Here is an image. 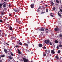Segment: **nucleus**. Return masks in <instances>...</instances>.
I'll list each match as a JSON object with an SVG mask.
<instances>
[{
	"instance_id": "46",
	"label": "nucleus",
	"mask_w": 62,
	"mask_h": 62,
	"mask_svg": "<svg viewBox=\"0 0 62 62\" xmlns=\"http://www.w3.org/2000/svg\"><path fill=\"white\" fill-rule=\"evenodd\" d=\"M9 16H11V14H10V13L9 14Z\"/></svg>"
},
{
	"instance_id": "43",
	"label": "nucleus",
	"mask_w": 62,
	"mask_h": 62,
	"mask_svg": "<svg viewBox=\"0 0 62 62\" xmlns=\"http://www.w3.org/2000/svg\"><path fill=\"white\" fill-rule=\"evenodd\" d=\"M2 20H0V22H2Z\"/></svg>"
},
{
	"instance_id": "11",
	"label": "nucleus",
	"mask_w": 62,
	"mask_h": 62,
	"mask_svg": "<svg viewBox=\"0 0 62 62\" xmlns=\"http://www.w3.org/2000/svg\"><path fill=\"white\" fill-rule=\"evenodd\" d=\"M40 30L42 31H44V29L42 28L40 29Z\"/></svg>"
},
{
	"instance_id": "5",
	"label": "nucleus",
	"mask_w": 62,
	"mask_h": 62,
	"mask_svg": "<svg viewBox=\"0 0 62 62\" xmlns=\"http://www.w3.org/2000/svg\"><path fill=\"white\" fill-rule=\"evenodd\" d=\"M39 47H42V45L41 44H39Z\"/></svg>"
},
{
	"instance_id": "37",
	"label": "nucleus",
	"mask_w": 62,
	"mask_h": 62,
	"mask_svg": "<svg viewBox=\"0 0 62 62\" xmlns=\"http://www.w3.org/2000/svg\"><path fill=\"white\" fill-rule=\"evenodd\" d=\"M16 48H17V47H18V46H16Z\"/></svg>"
},
{
	"instance_id": "8",
	"label": "nucleus",
	"mask_w": 62,
	"mask_h": 62,
	"mask_svg": "<svg viewBox=\"0 0 62 62\" xmlns=\"http://www.w3.org/2000/svg\"><path fill=\"white\" fill-rule=\"evenodd\" d=\"M13 10L15 12H18V10H16V9H14Z\"/></svg>"
},
{
	"instance_id": "22",
	"label": "nucleus",
	"mask_w": 62,
	"mask_h": 62,
	"mask_svg": "<svg viewBox=\"0 0 62 62\" xmlns=\"http://www.w3.org/2000/svg\"><path fill=\"white\" fill-rule=\"evenodd\" d=\"M3 6L4 8L6 7V4H4V5H3Z\"/></svg>"
},
{
	"instance_id": "27",
	"label": "nucleus",
	"mask_w": 62,
	"mask_h": 62,
	"mask_svg": "<svg viewBox=\"0 0 62 62\" xmlns=\"http://www.w3.org/2000/svg\"><path fill=\"white\" fill-rule=\"evenodd\" d=\"M56 2L57 3H59V1L58 0H56Z\"/></svg>"
},
{
	"instance_id": "57",
	"label": "nucleus",
	"mask_w": 62,
	"mask_h": 62,
	"mask_svg": "<svg viewBox=\"0 0 62 62\" xmlns=\"http://www.w3.org/2000/svg\"><path fill=\"white\" fill-rule=\"evenodd\" d=\"M49 53H50V51L49 50Z\"/></svg>"
},
{
	"instance_id": "56",
	"label": "nucleus",
	"mask_w": 62,
	"mask_h": 62,
	"mask_svg": "<svg viewBox=\"0 0 62 62\" xmlns=\"http://www.w3.org/2000/svg\"><path fill=\"white\" fill-rule=\"evenodd\" d=\"M31 54H33V53L32 52V53H31Z\"/></svg>"
},
{
	"instance_id": "60",
	"label": "nucleus",
	"mask_w": 62,
	"mask_h": 62,
	"mask_svg": "<svg viewBox=\"0 0 62 62\" xmlns=\"http://www.w3.org/2000/svg\"><path fill=\"white\" fill-rule=\"evenodd\" d=\"M50 14H52V13H50Z\"/></svg>"
},
{
	"instance_id": "53",
	"label": "nucleus",
	"mask_w": 62,
	"mask_h": 62,
	"mask_svg": "<svg viewBox=\"0 0 62 62\" xmlns=\"http://www.w3.org/2000/svg\"><path fill=\"white\" fill-rule=\"evenodd\" d=\"M1 30H0V32H1Z\"/></svg>"
},
{
	"instance_id": "39",
	"label": "nucleus",
	"mask_w": 62,
	"mask_h": 62,
	"mask_svg": "<svg viewBox=\"0 0 62 62\" xmlns=\"http://www.w3.org/2000/svg\"><path fill=\"white\" fill-rule=\"evenodd\" d=\"M10 30H12V27H11L10 28Z\"/></svg>"
},
{
	"instance_id": "10",
	"label": "nucleus",
	"mask_w": 62,
	"mask_h": 62,
	"mask_svg": "<svg viewBox=\"0 0 62 62\" xmlns=\"http://www.w3.org/2000/svg\"><path fill=\"white\" fill-rule=\"evenodd\" d=\"M58 14L59 16L61 17V15L60 14V13H59V12L58 13Z\"/></svg>"
},
{
	"instance_id": "42",
	"label": "nucleus",
	"mask_w": 62,
	"mask_h": 62,
	"mask_svg": "<svg viewBox=\"0 0 62 62\" xmlns=\"http://www.w3.org/2000/svg\"><path fill=\"white\" fill-rule=\"evenodd\" d=\"M61 43V42H59V43H60V44H61V43Z\"/></svg>"
},
{
	"instance_id": "35",
	"label": "nucleus",
	"mask_w": 62,
	"mask_h": 62,
	"mask_svg": "<svg viewBox=\"0 0 62 62\" xmlns=\"http://www.w3.org/2000/svg\"><path fill=\"white\" fill-rule=\"evenodd\" d=\"M60 37H62V35L60 34Z\"/></svg>"
},
{
	"instance_id": "32",
	"label": "nucleus",
	"mask_w": 62,
	"mask_h": 62,
	"mask_svg": "<svg viewBox=\"0 0 62 62\" xmlns=\"http://www.w3.org/2000/svg\"><path fill=\"white\" fill-rule=\"evenodd\" d=\"M58 53H59L60 52V50H59L58 51Z\"/></svg>"
},
{
	"instance_id": "44",
	"label": "nucleus",
	"mask_w": 62,
	"mask_h": 62,
	"mask_svg": "<svg viewBox=\"0 0 62 62\" xmlns=\"http://www.w3.org/2000/svg\"><path fill=\"white\" fill-rule=\"evenodd\" d=\"M44 49H45V48H46V47L45 46H44Z\"/></svg>"
},
{
	"instance_id": "24",
	"label": "nucleus",
	"mask_w": 62,
	"mask_h": 62,
	"mask_svg": "<svg viewBox=\"0 0 62 62\" xmlns=\"http://www.w3.org/2000/svg\"><path fill=\"white\" fill-rule=\"evenodd\" d=\"M9 58L10 59H12V57H11V56H9Z\"/></svg>"
},
{
	"instance_id": "58",
	"label": "nucleus",
	"mask_w": 62,
	"mask_h": 62,
	"mask_svg": "<svg viewBox=\"0 0 62 62\" xmlns=\"http://www.w3.org/2000/svg\"><path fill=\"white\" fill-rule=\"evenodd\" d=\"M31 62H33V61H31Z\"/></svg>"
},
{
	"instance_id": "3",
	"label": "nucleus",
	"mask_w": 62,
	"mask_h": 62,
	"mask_svg": "<svg viewBox=\"0 0 62 62\" xmlns=\"http://www.w3.org/2000/svg\"><path fill=\"white\" fill-rule=\"evenodd\" d=\"M54 30L55 31H58V30H59V28H55L54 29Z\"/></svg>"
},
{
	"instance_id": "2",
	"label": "nucleus",
	"mask_w": 62,
	"mask_h": 62,
	"mask_svg": "<svg viewBox=\"0 0 62 62\" xmlns=\"http://www.w3.org/2000/svg\"><path fill=\"white\" fill-rule=\"evenodd\" d=\"M44 42L45 43H46V44H48L50 42V41H49V40H46Z\"/></svg>"
},
{
	"instance_id": "48",
	"label": "nucleus",
	"mask_w": 62,
	"mask_h": 62,
	"mask_svg": "<svg viewBox=\"0 0 62 62\" xmlns=\"http://www.w3.org/2000/svg\"><path fill=\"white\" fill-rule=\"evenodd\" d=\"M5 37H6V36H7V34H5Z\"/></svg>"
},
{
	"instance_id": "30",
	"label": "nucleus",
	"mask_w": 62,
	"mask_h": 62,
	"mask_svg": "<svg viewBox=\"0 0 62 62\" xmlns=\"http://www.w3.org/2000/svg\"><path fill=\"white\" fill-rule=\"evenodd\" d=\"M10 54H11L12 56H13V54L12 53V52H11Z\"/></svg>"
},
{
	"instance_id": "17",
	"label": "nucleus",
	"mask_w": 62,
	"mask_h": 62,
	"mask_svg": "<svg viewBox=\"0 0 62 62\" xmlns=\"http://www.w3.org/2000/svg\"><path fill=\"white\" fill-rule=\"evenodd\" d=\"M59 46L60 48H62V45H59Z\"/></svg>"
},
{
	"instance_id": "6",
	"label": "nucleus",
	"mask_w": 62,
	"mask_h": 62,
	"mask_svg": "<svg viewBox=\"0 0 62 62\" xmlns=\"http://www.w3.org/2000/svg\"><path fill=\"white\" fill-rule=\"evenodd\" d=\"M34 5L33 4H32L31 5V8H34Z\"/></svg>"
},
{
	"instance_id": "31",
	"label": "nucleus",
	"mask_w": 62,
	"mask_h": 62,
	"mask_svg": "<svg viewBox=\"0 0 62 62\" xmlns=\"http://www.w3.org/2000/svg\"><path fill=\"white\" fill-rule=\"evenodd\" d=\"M56 58H57V59H58V57L57 56H56Z\"/></svg>"
},
{
	"instance_id": "1",
	"label": "nucleus",
	"mask_w": 62,
	"mask_h": 62,
	"mask_svg": "<svg viewBox=\"0 0 62 62\" xmlns=\"http://www.w3.org/2000/svg\"><path fill=\"white\" fill-rule=\"evenodd\" d=\"M23 60H24V62H29V60L28 59H26L25 58H23Z\"/></svg>"
},
{
	"instance_id": "25",
	"label": "nucleus",
	"mask_w": 62,
	"mask_h": 62,
	"mask_svg": "<svg viewBox=\"0 0 62 62\" xmlns=\"http://www.w3.org/2000/svg\"><path fill=\"white\" fill-rule=\"evenodd\" d=\"M1 14L2 15H4V12H1Z\"/></svg>"
},
{
	"instance_id": "28",
	"label": "nucleus",
	"mask_w": 62,
	"mask_h": 62,
	"mask_svg": "<svg viewBox=\"0 0 62 62\" xmlns=\"http://www.w3.org/2000/svg\"><path fill=\"white\" fill-rule=\"evenodd\" d=\"M46 12H48V9H46Z\"/></svg>"
},
{
	"instance_id": "18",
	"label": "nucleus",
	"mask_w": 62,
	"mask_h": 62,
	"mask_svg": "<svg viewBox=\"0 0 62 62\" xmlns=\"http://www.w3.org/2000/svg\"><path fill=\"white\" fill-rule=\"evenodd\" d=\"M3 4H2V3H1L0 4V7H2V6H3Z\"/></svg>"
},
{
	"instance_id": "29",
	"label": "nucleus",
	"mask_w": 62,
	"mask_h": 62,
	"mask_svg": "<svg viewBox=\"0 0 62 62\" xmlns=\"http://www.w3.org/2000/svg\"><path fill=\"white\" fill-rule=\"evenodd\" d=\"M59 46H58L57 47V49H58H58H59Z\"/></svg>"
},
{
	"instance_id": "33",
	"label": "nucleus",
	"mask_w": 62,
	"mask_h": 62,
	"mask_svg": "<svg viewBox=\"0 0 62 62\" xmlns=\"http://www.w3.org/2000/svg\"><path fill=\"white\" fill-rule=\"evenodd\" d=\"M6 44L7 45H9V44H7V43H6Z\"/></svg>"
},
{
	"instance_id": "23",
	"label": "nucleus",
	"mask_w": 62,
	"mask_h": 62,
	"mask_svg": "<svg viewBox=\"0 0 62 62\" xmlns=\"http://www.w3.org/2000/svg\"><path fill=\"white\" fill-rule=\"evenodd\" d=\"M55 8H55V7H54V8L53 9V10H54H54H55Z\"/></svg>"
},
{
	"instance_id": "51",
	"label": "nucleus",
	"mask_w": 62,
	"mask_h": 62,
	"mask_svg": "<svg viewBox=\"0 0 62 62\" xmlns=\"http://www.w3.org/2000/svg\"><path fill=\"white\" fill-rule=\"evenodd\" d=\"M20 54H22V53L21 52H20Z\"/></svg>"
},
{
	"instance_id": "62",
	"label": "nucleus",
	"mask_w": 62,
	"mask_h": 62,
	"mask_svg": "<svg viewBox=\"0 0 62 62\" xmlns=\"http://www.w3.org/2000/svg\"><path fill=\"white\" fill-rule=\"evenodd\" d=\"M28 52H29V50H28Z\"/></svg>"
},
{
	"instance_id": "19",
	"label": "nucleus",
	"mask_w": 62,
	"mask_h": 62,
	"mask_svg": "<svg viewBox=\"0 0 62 62\" xmlns=\"http://www.w3.org/2000/svg\"><path fill=\"white\" fill-rule=\"evenodd\" d=\"M55 42L56 43H58V41L57 40H56L55 41Z\"/></svg>"
},
{
	"instance_id": "45",
	"label": "nucleus",
	"mask_w": 62,
	"mask_h": 62,
	"mask_svg": "<svg viewBox=\"0 0 62 62\" xmlns=\"http://www.w3.org/2000/svg\"><path fill=\"white\" fill-rule=\"evenodd\" d=\"M45 6H46V7H48V5H45Z\"/></svg>"
},
{
	"instance_id": "16",
	"label": "nucleus",
	"mask_w": 62,
	"mask_h": 62,
	"mask_svg": "<svg viewBox=\"0 0 62 62\" xmlns=\"http://www.w3.org/2000/svg\"><path fill=\"white\" fill-rule=\"evenodd\" d=\"M51 4L52 5V6H54V3L52 2H51Z\"/></svg>"
},
{
	"instance_id": "7",
	"label": "nucleus",
	"mask_w": 62,
	"mask_h": 62,
	"mask_svg": "<svg viewBox=\"0 0 62 62\" xmlns=\"http://www.w3.org/2000/svg\"><path fill=\"white\" fill-rule=\"evenodd\" d=\"M40 8H41L40 7L38 9L37 12H39V11H40Z\"/></svg>"
},
{
	"instance_id": "40",
	"label": "nucleus",
	"mask_w": 62,
	"mask_h": 62,
	"mask_svg": "<svg viewBox=\"0 0 62 62\" xmlns=\"http://www.w3.org/2000/svg\"><path fill=\"white\" fill-rule=\"evenodd\" d=\"M48 30V29H45V30Z\"/></svg>"
},
{
	"instance_id": "50",
	"label": "nucleus",
	"mask_w": 62,
	"mask_h": 62,
	"mask_svg": "<svg viewBox=\"0 0 62 62\" xmlns=\"http://www.w3.org/2000/svg\"><path fill=\"white\" fill-rule=\"evenodd\" d=\"M20 52H20V51H19V52H18V53H19V54H20Z\"/></svg>"
},
{
	"instance_id": "64",
	"label": "nucleus",
	"mask_w": 62,
	"mask_h": 62,
	"mask_svg": "<svg viewBox=\"0 0 62 62\" xmlns=\"http://www.w3.org/2000/svg\"><path fill=\"white\" fill-rule=\"evenodd\" d=\"M33 47H34V45H33Z\"/></svg>"
},
{
	"instance_id": "38",
	"label": "nucleus",
	"mask_w": 62,
	"mask_h": 62,
	"mask_svg": "<svg viewBox=\"0 0 62 62\" xmlns=\"http://www.w3.org/2000/svg\"><path fill=\"white\" fill-rule=\"evenodd\" d=\"M51 16L52 17H54V16H53V15H51Z\"/></svg>"
},
{
	"instance_id": "15",
	"label": "nucleus",
	"mask_w": 62,
	"mask_h": 62,
	"mask_svg": "<svg viewBox=\"0 0 62 62\" xmlns=\"http://www.w3.org/2000/svg\"><path fill=\"white\" fill-rule=\"evenodd\" d=\"M4 52H5V53H7L8 52L7 51V50L5 49H4Z\"/></svg>"
},
{
	"instance_id": "36",
	"label": "nucleus",
	"mask_w": 62,
	"mask_h": 62,
	"mask_svg": "<svg viewBox=\"0 0 62 62\" xmlns=\"http://www.w3.org/2000/svg\"><path fill=\"white\" fill-rule=\"evenodd\" d=\"M60 11H61V12H62V10L60 9Z\"/></svg>"
},
{
	"instance_id": "34",
	"label": "nucleus",
	"mask_w": 62,
	"mask_h": 62,
	"mask_svg": "<svg viewBox=\"0 0 62 62\" xmlns=\"http://www.w3.org/2000/svg\"><path fill=\"white\" fill-rule=\"evenodd\" d=\"M19 44H20V45H22V43H21V42H20L19 43Z\"/></svg>"
},
{
	"instance_id": "61",
	"label": "nucleus",
	"mask_w": 62,
	"mask_h": 62,
	"mask_svg": "<svg viewBox=\"0 0 62 62\" xmlns=\"http://www.w3.org/2000/svg\"><path fill=\"white\" fill-rule=\"evenodd\" d=\"M47 62H49V61H48Z\"/></svg>"
},
{
	"instance_id": "59",
	"label": "nucleus",
	"mask_w": 62,
	"mask_h": 62,
	"mask_svg": "<svg viewBox=\"0 0 62 62\" xmlns=\"http://www.w3.org/2000/svg\"><path fill=\"white\" fill-rule=\"evenodd\" d=\"M4 1H7V0H4Z\"/></svg>"
},
{
	"instance_id": "49",
	"label": "nucleus",
	"mask_w": 62,
	"mask_h": 62,
	"mask_svg": "<svg viewBox=\"0 0 62 62\" xmlns=\"http://www.w3.org/2000/svg\"><path fill=\"white\" fill-rule=\"evenodd\" d=\"M2 60H0V62H2Z\"/></svg>"
},
{
	"instance_id": "4",
	"label": "nucleus",
	"mask_w": 62,
	"mask_h": 62,
	"mask_svg": "<svg viewBox=\"0 0 62 62\" xmlns=\"http://www.w3.org/2000/svg\"><path fill=\"white\" fill-rule=\"evenodd\" d=\"M51 53L52 54H55V52L54 50H51Z\"/></svg>"
},
{
	"instance_id": "63",
	"label": "nucleus",
	"mask_w": 62,
	"mask_h": 62,
	"mask_svg": "<svg viewBox=\"0 0 62 62\" xmlns=\"http://www.w3.org/2000/svg\"><path fill=\"white\" fill-rule=\"evenodd\" d=\"M16 62H19L18 61H17Z\"/></svg>"
},
{
	"instance_id": "54",
	"label": "nucleus",
	"mask_w": 62,
	"mask_h": 62,
	"mask_svg": "<svg viewBox=\"0 0 62 62\" xmlns=\"http://www.w3.org/2000/svg\"><path fill=\"white\" fill-rule=\"evenodd\" d=\"M60 3H61V1H60Z\"/></svg>"
},
{
	"instance_id": "41",
	"label": "nucleus",
	"mask_w": 62,
	"mask_h": 62,
	"mask_svg": "<svg viewBox=\"0 0 62 62\" xmlns=\"http://www.w3.org/2000/svg\"><path fill=\"white\" fill-rule=\"evenodd\" d=\"M46 33H48V31H46Z\"/></svg>"
},
{
	"instance_id": "52",
	"label": "nucleus",
	"mask_w": 62,
	"mask_h": 62,
	"mask_svg": "<svg viewBox=\"0 0 62 62\" xmlns=\"http://www.w3.org/2000/svg\"><path fill=\"white\" fill-rule=\"evenodd\" d=\"M20 54H22V53L21 52H20Z\"/></svg>"
},
{
	"instance_id": "14",
	"label": "nucleus",
	"mask_w": 62,
	"mask_h": 62,
	"mask_svg": "<svg viewBox=\"0 0 62 62\" xmlns=\"http://www.w3.org/2000/svg\"><path fill=\"white\" fill-rule=\"evenodd\" d=\"M11 38H12V39H16V38L14 37L13 36H12L11 37Z\"/></svg>"
},
{
	"instance_id": "21",
	"label": "nucleus",
	"mask_w": 62,
	"mask_h": 62,
	"mask_svg": "<svg viewBox=\"0 0 62 62\" xmlns=\"http://www.w3.org/2000/svg\"><path fill=\"white\" fill-rule=\"evenodd\" d=\"M25 46H28V45L26 43L25 44Z\"/></svg>"
},
{
	"instance_id": "20",
	"label": "nucleus",
	"mask_w": 62,
	"mask_h": 62,
	"mask_svg": "<svg viewBox=\"0 0 62 62\" xmlns=\"http://www.w3.org/2000/svg\"><path fill=\"white\" fill-rule=\"evenodd\" d=\"M49 44L50 45H52V42H50Z\"/></svg>"
},
{
	"instance_id": "26",
	"label": "nucleus",
	"mask_w": 62,
	"mask_h": 62,
	"mask_svg": "<svg viewBox=\"0 0 62 62\" xmlns=\"http://www.w3.org/2000/svg\"><path fill=\"white\" fill-rule=\"evenodd\" d=\"M46 54L45 53V54H43V56H46Z\"/></svg>"
},
{
	"instance_id": "9",
	"label": "nucleus",
	"mask_w": 62,
	"mask_h": 62,
	"mask_svg": "<svg viewBox=\"0 0 62 62\" xmlns=\"http://www.w3.org/2000/svg\"><path fill=\"white\" fill-rule=\"evenodd\" d=\"M16 22H18L19 23V24H22V23L20 21H17Z\"/></svg>"
},
{
	"instance_id": "12",
	"label": "nucleus",
	"mask_w": 62,
	"mask_h": 62,
	"mask_svg": "<svg viewBox=\"0 0 62 62\" xmlns=\"http://www.w3.org/2000/svg\"><path fill=\"white\" fill-rule=\"evenodd\" d=\"M42 10V12H41V14H44V13H45V12L44 11H43Z\"/></svg>"
},
{
	"instance_id": "13",
	"label": "nucleus",
	"mask_w": 62,
	"mask_h": 62,
	"mask_svg": "<svg viewBox=\"0 0 62 62\" xmlns=\"http://www.w3.org/2000/svg\"><path fill=\"white\" fill-rule=\"evenodd\" d=\"M5 55H0V56L1 57H5Z\"/></svg>"
},
{
	"instance_id": "55",
	"label": "nucleus",
	"mask_w": 62,
	"mask_h": 62,
	"mask_svg": "<svg viewBox=\"0 0 62 62\" xmlns=\"http://www.w3.org/2000/svg\"><path fill=\"white\" fill-rule=\"evenodd\" d=\"M18 52H19V51H20L19 50H18Z\"/></svg>"
},
{
	"instance_id": "47",
	"label": "nucleus",
	"mask_w": 62,
	"mask_h": 62,
	"mask_svg": "<svg viewBox=\"0 0 62 62\" xmlns=\"http://www.w3.org/2000/svg\"><path fill=\"white\" fill-rule=\"evenodd\" d=\"M27 43H30V42H29V41H28L27 42Z\"/></svg>"
}]
</instances>
